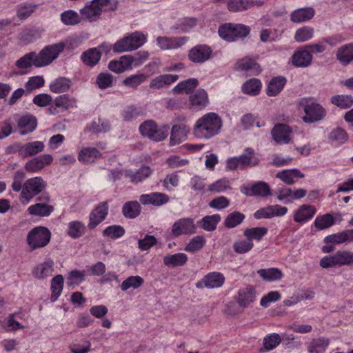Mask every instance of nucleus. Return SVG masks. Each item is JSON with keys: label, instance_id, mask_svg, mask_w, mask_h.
Returning <instances> with one entry per match:
<instances>
[{"label": "nucleus", "instance_id": "nucleus-1", "mask_svg": "<svg viewBox=\"0 0 353 353\" xmlns=\"http://www.w3.org/2000/svg\"><path fill=\"white\" fill-rule=\"evenodd\" d=\"M222 125V120L217 114L207 113L196 121L193 132L196 137L210 139L220 132Z\"/></svg>", "mask_w": 353, "mask_h": 353}, {"label": "nucleus", "instance_id": "nucleus-2", "mask_svg": "<svg viewBox=\"0 0 353 353\" xmlns=\"http://www.w3.org/2000/svg\"><path fill=\"white\" fill-rule=\"evenodd\" d=\"M66 47V43L60 41L57 43L46 46L39 53L35 60L34 66L43 67L50 65L57 59Z\"/></svg>", "mask_w": 353, "mask_h": 353}, {"label": "nucleus", "instance_id": "nucleus-3", "mask_svg": "<svg viewBox=\"0 0 353 353\" xmlns=\"http://www.w3.org/2000/svg\"><path fill=\"white\" fill-rule=\"evenodd\" d=\"M46 186L47 183L40 176L26 180L19 196L21 203L23 205H27L34 196L41 193Z\"/></svg>", "mask_w": 353, "mask_h": 353}, {"label": "nucleus", "instance_id": "nucleus-4", "mask_svg": "<svg viewBox=\"0 0 353 353\" xmlns=\"http://www.w3.org/2000/svg\"><path fill=\"white\" fill-rule=\"evenodd\" d=\"M51 239V232L46 227L37 226L27 234L26 241L30 252L46 247Z\"/></svg>", "mask_w": 353, "mask_h": 353}, {"label": "nucleus", "instance_id": "nucleus-5", "mask_svg": "<svg viewBox=\"0 0 353 353\" xmlns=\"http://www.w3.org/2000/svg\"><path fill=\"white\" fill-rule=\"evenodd\" d=\"M219 34L228 42L246 37L250 32V28L241 23H227L219 28Z\"/></svg>", "mask_w": 353, "mask_h": 353}, {"label": "nucleus", "instance_id": "nucleus-6", "mask_svg": "<svg viewBox=\"0 0 353 353\" xmlns=\"http://www.w3.org/2000/svg\"><path fill=\"white\" fill-rule=\"evenodd\" d=\"M114 7L115 4H112L111 0H92L90 4L80 10V13L83 19L95 21L103 10H114Z\"/></svg>", "mask_w": 353, "mask_h": 353}, {"label": "nucleus", "instance_id": "nucleus-7", "mask_svg": "<svg viewBox=\"0 0 353 353\" xmlns=\"http://www.w3.org/2000/svg\"><path fill=\"white\" fill-rule=\"evenodd\" d=\"M169 130V125H163L158 128L152 120L145 121L139 126L141 135L154 141L164 140L168 134Z\"/></svg>", "mask_w": 353, "mask_h": 353}, {"label": "nucleus", "instance_id": "nucleus-8", "mask_svg": "<svg viewBox=\"0 0 353 353\" xmlns=\"http://www.w3.org/2000/svg\"><path fill=\"white\" fill-rule=\"evenodd\" d=\"M300 105L303 108L305 112L303 120L305 123H314L321 121L325 116V110L320 104L311 102L308 99H302Z\"/></svg>", "mask_w": 353, "mask_h": 353}, {"label": "nucleus", "instance_id": "nucleus-9", "mask_svg": "<svg viewBox=\"0 0 353 353\" xmlns=\"http://www.w3.org/2000/svg\"><path fill=\"white\" fill-rule=\"evenodd\" d=\"M14 152L23 157H34L43 151L45 144L43 141H35L24 144L17 143L13 145Z\"/></svg>", "mask_w": 353, "mask_h": 353}, {"label": "nucleus", "instance_id": "nucleus-10", "mask_svg": "<svg viewBox=\"0 0 353 353\" xmlns=\"http://www.w3.org/2000/svg\"><path fill=\"white\" fill-rule=\"evenodd\" d=\"M196 227L192 218H182L174 223L171 233L174 236L196 233Z\"/></svg>", "mask_w": 353, "mask_h": 353}, {"label": "nucleus", "instance_id": "nucleus-11", "mask_svg": "<svg viewBox=\"0 0 353 353\" xmlns=\"http://www.w3.org/2000/svg\"><path fill=\"white\" fill-rule=\"evenodd\" d=\"M53 157L49 154H45L28 161L25 165V170L29 173H35L41 171L46 165L52 163Z\"/></svg>", "mask_w": 353, "mask_h": 353}, {"label": "nucleus", "instance_id": "nucleus-12", "mask_svg": "<svg viewBox=\"0 0 353 353\" xmlns=\"http://www.w3.org/2000/svg\"><path fill=\"white\" fill-rule=\"evenodd\" d=\"M109 206L108 202L103 201L97 205L90 212L89 217L88 228L90 229L95 228L107 216Z\"/></svg>", "mask_w": 353, "mask_h": 353}, {"label": "nucleus", "instance_id": "nucleus-13", "mask_svg": "<svg viewBox=\"0 0 353 353\" xmlns=\"http://www.w3.org/2000/svg\"><path fill=\"white\" fill-rule=\"evenodd\" d=\"M212 49L206 45H197L188 52V59L193 63H202L209 60L212 56Z\"/></svg>", "mask_w": 353, "mask_h": 353}, {"label": "nucleus", "instance_id": "nucleus-14", "mask_svg": "<svg viewBox=\"0 0 353 353\" xmlns=\"http://www.w3.org/2000/svg\"><path fill=\"white\" fill-rule=\"evenodd\" d=\"M189 40V37L183 36L179 37H158L157 42L159 47L163 50H176L181 48Z\"/></svg>", "mask_w": 353, "mask_h": 353}, {"label": "nucleus", "instance_id": "nucleus-15", "mask_svg": "<svg viewBox=\"0 0 353 353\" xmlns=\"http://www.w3.org/2000/svg\"><path fill=\"white\" fill-rule=\"evenodd\" d=\"M274 140L277 143L288 144L291 141L292 129L286 124L278 123L271 132Z\"/></svg>", "mask_w": 353, "mask_h": 353}, {"label": "nucleus", "instance_id": "nucleus-16", "mask_svg": "<svg viewBox=\"0 0 353 353\" xmlns=\"http://www.w3.org/2000/svg\"><path fill=\"white\" fill-rule=\"evenodd\" d=\"M54 263L52 259H47L36 265L32 271L33 276L39 280H43L48 276H50L54 269Z\"/></svg>", "mask_w": 353, "mask_h": 353}, {"label": "nucleus", "instance_id": "nucleus-17", "mask_svg": "<svg viewBox=\"0 0 353 353\" xmlns=\"http://www.w3.org/2000/svg\"><path fill=\"white\" fill-rule=\"evenodd\" d=\"M139 201L145 205L150 204L154 206H161L169 201V196L164 193L152 192L141 194Z\"/></svg>", "mask_w": 353, "mask_h": 353}, {"label": "nucleus", "instance_id": "nucleus-18", "mask_svg": "<svg viewBox=\"0 0 353 353\" xmlns=\"http://www.w3.org/2000/svg\"><path fill=\"white\" fill-rule=\"evenodd\" d=\"M17 126L20 130L21 135H26L32 132L37 126V120L32 114H25L21 116L17 121Z\"/></svg>", "mask_w": 353, "mask_h": 353}, {"label": "nucleus", "instance_id": "nucleus-19", "mask_svg": "<svg viewBox=\"0 0 353 353\" xmlns=\"http://www.w3.org/2000/svg\"><path fill=\"white\" fill-rule=\"evenodd\" d=\"M188 132L189 128L184 123L173 125L170 133L171 145L179 144L183 141Z\"/></svg>", "mask_w": 353, "mask_h": 353}, {"label": "nucleus", "instance_id": "nucleus-20", "mask_svg": "<svg viewBox=\"0 0 353 353\" xmlns=\"http://www.w3.org/2000/svg\"><path fill=\"white\" fill-rule=\"evenodd\" d=\"M312 61V54L305 47L297 52H296L292 57V64L296 67H307Z\"/></svg>", "mask_w": 353, "mask_h": 353}, {"label": "nucleus", "instance_id": "nucleus-21", "mask_svg": "<svg viewBox=\"0 0 353 353\" xmlns=\"http://www.w3.org/2000/svg\"><path fill=\"white\" fill-rule=\"evenodd\" d=\"M101 157V153L96 148L85 147L79 152L78 160L83 163H92Z\"/></svg>", "mask_w": 353, "mask_h": 353}, {"label": "nucleus", "instance_id": "nucleus-22", "mask_svg": "<svg viewBox=\"0 0 353 353\" xmlns=\"http://www.w3.org/2000/svg\"><path fill=\"white\" fill-rule=\"evenodd\" d=\"M255 290L251 286L240 289L238 292L237 303L239 305L245 308L247 307L254 301Z\"/></svg>", "mask_w": 353, "mask_h": 353}, {"label": "nucleus", "instance_id": "nucleus-23", "mask_svg": "<svg viewBox=\"0 0 353 353\" xmlns=\"http://www.w3.org/2000/svg\"><path fill=\"white\" fill-rule=\"evenodd\" d=\"M238 157L240 162L241 169H243L246 167L257 165L259 162V159L254 150L250 148H247L244 150V152Z\"/></svg>", "mask_w": 353, "mask_h": 353}, {"label": "nucleus", "instance_id": "nucleus-24", "mask_svg": "<svg viewBox=\"0 0 353 353\" xmlns=\"http://www.w3.org/2000/svg\"><path fill=\"white\" fill-rule=\"evenodd\" d=\"M247 196H259L265 197L271 194L269 185L263 181H258L252 185L250 188H246L244 192Z\"/></svg>", "mask_w": 353, "mask_h": 353}, {"label": "nucleus", "instance_id": "nucleus-25", "mask_svg": "<svg viewBox=\"0 0 353 353\" xmlns=\"http://www.w3.org/2000/svg\"><path fill=\"white\" fill-rule=\"evenodd\" d=\"M178 79L179 76L176 74H161L152 79L150 83L149 87L151 89H160L175 82Z\"/></svg>", "mask_w": 353, "mask_h": 353}, {"label": "nucleus", "instance_id": "nucleus-26", "mask_svg": "<svg viewBox=\"0 0 353 353\" xmlns=\"http://www.w3.org/2000/svg\"><path fill=\"white\" fill-rule=\"evenodd\" d=\"M316 208L310 205H302L296 211L294 220L297 223H304L310 219L316 213Z\"/></svg>", "mask_w": 353, "mask_h": 353}, {"label": "nucleus", "instance_id": "nucleus-27", "mask_svg": "<svg viewBox=\"0 0 353 353\" xmlns=\"http://www.w3.org/2000/svg\"><path fill=\"white\" fill-rule=\"evenodd\" d=\"M238 69L249 72L250 74L256 75L261 72V68L256 61L250 57H245L236 63Z\"/></svg>", "mask_w": 353, "mask_h": 353}, {"label": "nucleus", "instance_id": "nucleus-28", "mask_svg": "<svg viewBox=\"0 0 353 353\" xmlns=\"http://www.w3.org/2000/svg\"><path fill=\"white\" fill-rule=\"evenodd\" d=\"M152 174V170L148 166H143L137 172L125 170V176L128 177L133 183H138L148 178Z\"/></svg>", "mask_w": 353, "mask_h": 353}, {"label": "nucleus", "instance_id": "nucleus-29", "mask_svg": "<svg viewBox=\"0 0 353 353\" xmlns=\"http://www.w3.org/2000/svg\"><path fill=\"white\" fill-rule=\"evenodd\" d=\"M52 205L46 203H37L29 206L28 212L32 216H48L54 211Z\"/></svg>", "mask_w": 353, "mask_h": 353}, {"label": "nucleus", "instance_id": "nucleus-30", "mask_svg": "<svg viewBox=\"0 0 353 353\" xmlns=\"http://www.w3.org/2000/svg\"><path fill=\"white\" fill-rule=\"evenodd\" d=\"M314 15V10L312 8H299L293 11L290 19L294 23H301L311 19Z\"/></svg>", "mask_w": 353, "mask_h": 353}, {"label": "nucleus", "instance_id": "nucleus-31", "mask_svg": "<svg viewBox=\"0 0 353 353\" xmlns=\"http://www.w3.org/2000/svg\"><path fill=\"white\" fill-rule=\"evenodd\" d=\"M190 102L192 107L198 110L205 107L208 103L207 92L203 89H199L190 96Z\"/></svg>", "mask_w": 353, "mask_h": 353}, {"label": "nucleus", "instance_id": "nucleus-32", "mask_svg": "<svg viewBox=\"0 0 353 353\" xmlns=\"http://www.w3.org/2000/svg\"><path fill=\"white\" fill-rule=\"evenodd\" d=\"M336 58L344 65L353 61V43L340 47L336 52Z\"/></svg>", "mask_w": 353, "mask_h": 353}, {"label": "nucleus", "instance_id": "nucleus-33", "mask_svg": "<svg viewBox=\"0 0 353 353\" xmlns=\"http://www.w3.org/2000/svg\"><path fill=\"white\" fill-rule=\"evenodd\" d=\"M188 256L185 253H176L174 254H168L163 258L165 265L170 268L183 266L186 263Z\"/></svg>", "mask_w": 353, "mask_h": 353}, {"label": "nucleus", "instance_id": "nucleus-34", "mask_svg": "<svg viewBox=\"0 0 353 353\" xmlns=\"http://www.w3.org/2000/svg\"><path fill=\"white\" fill-rule=\"evenodd\" d=\"M199 85L197 79L191 78L179 83L172 90L176 94H189L192 92Z\"/></svg>", "mask_w": 353, "mask_h": 353}, {"label": "nucleus", "instance_id": "nucleus-35", "mask_svg": "<svg viewBox=\"0 0 353 353\" xmlns=\"http://www.w3.org/2000/svg\"><path fill=\"white\" fill-rule=\"evenodd\" d=\"M286 79L283 77H276L271 79L268 85L267 94L270 97L276 96L283 89Z\"/></svg>", "mask_w": 353, "mask_h": 353}, {"label": "nucleus", "instance_id": "nucleus-36", "mask_svg": "<svg viewBox=\"0 0 353 353\" xmlns=\"http://www.w3.org/2000/svg\"><path fill=\"white\" fill-rule=\"evenodd\" d=\"M221 221V216L218 214L207 215L198 222L199 225L204 230L212 232L216 230L218 223Z\"/></svg>", "mask_w": 353, "mask_h": 353}, {"label": "nucleus", "instance_id": "nucleus-37", "mask_svg": "<svg viewBox=\"0 0 353 353\" xmlns=\"http://www.w3.org/2000/svg\"><path fill=\"white\" fill-rule=\"evenodd\" d=\"M225 278L219 272H212L206 275L202 280L204 285L208 288H215L222 286Z\"/></svg>", "mask_w": 353, "mask_h": 353}, {"label": "nucleus", "instance_id": "nucleus-38", "mask_svg": "<svg viewBox=\"0 0 353 353\" xmlns=\"http://www.w3.org/2000/svg\"><path fill=\"white\" fill-rule=\"evenodd\" d=\"M141 208L140 203L138 201H128L123 204L122 213L126 218L134 219L140 214Z\"/></svg>", "mask_w": 353, "mask_h": 353}, {"label": "nucleus", "instance_id": "nucleus-39", "mask_svg": "<svg viewBox=\"0 0 353 353\" xmlns=\"http://www.w3.org/2000/svg\"><path fill=\"white\" fill-rule=\"evenodd\" d=\"M276 177L288 185H292L295 183L294 178H303L304 174L297 169L285 170L278 172Z\"/></svg>", "mask_w": 353, "mask_h": 353}, {"label": "nucleus", "instance_id": "nucleus-40", "mask_svg": "<svg viewBox=\"0 0 353 353\" xmlns=\"http://www.w3.org/2000/svg\"><path fill=\"white\" fill-rule=\"evenodd\" d=\"M64 279L61 274L57 275L51 280V301L54 302L61 295L63 288Z\"/></svg>", "mask_w": 353, "mask_h": 353}, {"label": "nucleus", "instance_id": "nucleus-41", "mask_svg": "<svg viewBox=\"0 0 353 353\" xmlns=\"http://www.w3.org/2000/svg\"><path fill=\"white\" fill-rule=\"evenodd\" d=\"M257 274L267 281H279L283 276L281 270L276 268L260 269L257 270Z\"/></svg>", "mask_w": 353, "mask_h": 353}, {"label": "nucleus", "instance_id": "nucleus-42", "mask_svg": "<svg viewBox=\"0 0 353 353\" xmlns=\"http://www.w3.org/2000/svg\"><path fill=\"white\" fill-rule=\"evenodd\" d=\"M101 52L98 48H90L84 52L81 55V59L88 65L93 66L100 60Z\"/></svg>", "mask_w": 353, "mask_h": 353}, {"label": "nucleus", "instance_id": "nucleus-43", "mask_svg": "<svg viewBox=\"0 0 353 353\" xmlns=\"http://www.w3.org/2000/svg\"><path fill=\"white\" fill-rule=\"evenodd\" d=\"M253 6L252 0H231L228 2V9L233 12L246 10Z\"/></svg>", "mask_w": 353, "mask_h": 353}, {"label": "nucleus", "instance_id": "nucleus-44", "mask_svg": "<svg viewBox=\"0 0 353 353\" xmlns=\"http://www.w3.org/2000/svg\"><path fill=\"white\" fill-rule=\"evenodd\" d=\"M57 108H61L63 110H68L77 105V99L70 97L68 94H62L55 98L54 101Z\"/></svg>", "mask_w": 353, "mask_h": 353}, {"label": "nucleus", "instance_id": "nucleus-45", "mask_svg": "<svg viewBox=\"0 0 353 353\" xmlns=\"http://www.w3.org/2000/svg\"><path fill=\"white\" fill-rule=\"evenodd\" d=\"M281 341V336L279 334L272 333L265 336L263 341V347L261 352L270 351L276 348Z\"/></svg>", "mask_w": 353, "mask_h": 353}, {"label": "nucleus", "instance_id": "nucleus-46", "mask_svg": "<svg viewBox=\"0 0 353 353\" xmlns=\"http://www.w3.org/2000/svg\"><path fill=\"white\" fill-rule=\"evenodd\" d=\"M261 88V81L253 78L244 83L242 86V91L245 94L256 96L259 94Z\"/></svg>", "mask_w": 353, "mask_h": 353}, {"label": "nucleus", "instance_id": "nucleus-47", "mask_svg": "<svg viewBox=\"0 0 353 353\" xmlns=\"http://www.w3.org/2000/svg\"><path fill=\"white\" fill-rule=\"evenodd\" d=\"M71 85L70 79L59 77L53 81L50 85V90L54 93H61L67 91Z\"/></svg>", "mask_w": 353, "mask_h": 353}, {"label": "nucleus", "instance_id": "nucleus-48", "mask_svg": "<svg viewBox=\"0 0 353 353\" xmlns=\"http://www.w3.org/2000/svg\"><path fill=\"white\" fill-rule=\"evenodd\" d=\"M148 78V75L144 73L134 74L124 79L123 84L128 88L136 89L139 85L144 83Z\"/></svg>", "mask_w": 353, "mask_h": 353}, {"label": "nucleus", "instance_id": "nucleus-49", "mask_svg": "<svg viewBox=\"0 0 353 353\" xmlns=\"http://www.w3.org/2000/svg\"><path fill=\"white\" fill-rule=\"evenodd\" d=\"M85 230V227L81 221H71L68 223V234L72 239H76L81 237L84 234Z\"/></svg>", "mask_w": 353, "mask_h": 353}, {"label": "nucleus", "instance_id": "nucleus-50", "mask_svg": "<svg viewBox=\"0 0 353 353\" xmlns=\"http://www.w3.org/2000/svg\"><path fill=\"white\" fill-rule=\"evenodd\" d=\"M110 129L108 120L99 118L97 121L92 122L89 127V131L94 134L105 133Z\"/></svg>", "mask_w": 353, "mask_h": 353}, {"label": "nucleus", "instance_id": "nucleus-51", "mask_svg": "<svg viewBox=\"0 0 353 353\" xmlns=\"http://www.w3.org/2000/svg\"><path fill=\"white\" fill-rule=\"evenodd\" d=\"M334 219L331 214L317 216L314 221V226L319 230L330 228L334 224Z\"/></svg>", "mask_w": 353, "mask_h": 353}, {"label": "nucleus", "instance_id": "nucleus-52", "mask_svg": "<svg viewBox=\"0 0 353 353\" xmlns=\"http://www.w3.org/2000/svg\"><path fill=\"white\" fill-rule=\"evenodd\" d=\"M245 219V215L240 212L230 213L225 219L224 225L227 228H234L240 225Z\"/></svg>", "mask_w": 353, "mask_h": 353}, {"label": "nucleus", "instance_id": "nucleus-53", "mask_svg": "<svg viewBox=\"0 0 353 353\" xmlns=\"http://www.w3.org/2000/svg\"><path fill=\"white\" fill-rule=\"evenodd\" d=\"M328 344L329 339L325 338L313 339L310 343L307 350L310 353H321L325 351Z\"/></svg>", "mask_w": 353, "mask_h": 353}, {"label": "nucleus", "instance_id": "nucleus-54", "mask_svg": "<svg viewBox=\"0 0 353 353\" xmlns=\"http://www.w3.org/2000/svg\"><path fill=\"white\" fill-rule=\"evenodd\" d=\"M267 232L266 228L256 227L245 230L243 234L249 241H252V240L260 241Z\"/></svg>", "mask_w": 353, "mask_h": 353}, {"label": "nucleus", "instance_id": "nucleus-55", "mask_svg": "<svg viewBox=\"0 0 353 353\" xmlns=\"http://www.w3.org/2000/svg\"><path fill=\"white\" fill-rule=\"evenodd\" d=\"M37 4L23 3L18 6L17 9V17L23 20L29 17L36 10Z\"/></svg>", "mask_w": 353, "mask_h": 353}, {"label": "nucleus", "instance_id": "nucleus-56", "mask_svg": "<svg viewBox=\"0 0 353 353\" xmlns=\"http://www.w3.org/2000/svg\"><path fill=\"white\" fill-rule=\"evenodd\" d=\"M334 255L337 265H350L353 264V252L350 251H338Z\"/></svg>", "mask_w": 353, "mask_h": 353}, {"label": "nucleus", "instance_id": "nucleus-57", "mask_svg": "<svg viewBox=\"0 0 353 353\" xmlns=\"http://www.w3.org/2000/svg\"><path fill=\"white\" fill-rule=\"evenodd\" d=\"M37 59V53L34 52H31L21 57L16 61L15 64L19 68L26 69L31 67L32 65H34V63H36L35 60Z\"/></svg>", "mask_w": 353, "mask_h": 353}, {"label": "nucleus", "instance_id": "nucleus-58", "mask_svg": "<svg viewBox=\"0 0 353 353\" xmlns=\"http://www.w3.org/2000/svg\"><path fill=\"white\" fill-rule=\"evenodd\" d=\"M143 279L140 276H130L124 280L121 285L122 291H126L130 288L137 289L143 284Z\"/></svg>", "mask_w": 353, "mask_h": 353}, {"label": "nucleus", "instance_id": "nucleus-59", "mask_svg": "<svg viewBox=\"0 0 353 353\" xmlns=\"http://www.w3.org/2000/svg\"><path fill=\"white\" fill-rule=\"evenodd\" d=\"M86 272L85 270H74L70 271L67 277V285H79L85 280Z\"/></svg>", "mask_w": 353, "mask_h": 353}, {"label": "nucleus", "instance_id": "nucleus-60", "mask_svg": "<svg viewBox=\"0 0 353 353\" xmlns=\"http://www.w3.org/2000/svg\"><path fill=\"white\" fill-rule=\"evenodd\" d=\"M205 243L206 241L203 236H196L190 241L184 250L187 252L194 253L201 250Z\"/></svg>", "mask_w": 353, "mask_h": 353}, {"label": "nucleus", "instance_id": "nucleus-61", "mask_svg": "<svg viewBox=\"0 0 353 353\" xmlns=\"http://www.w3.org/2000/svg\"><path fill=\"white\" fill-rule=\"evenodd\" d=\"M61 20L66 26H74L81 22L79 14L71 10L63 12L61 14Z\"/></svg>", "mask_w": 353, "mask_h": 353}, {"label": "nucleus", "instance_id": "nucleus-62", "mask_svg": "<svg viewBox=\"0 0 353 353\" xmlns=\"http://www.w3.org/2000/svg\"><path fill=\"white\" fill-rule=\"evenodd\" d=\"M314 36V29L309 26H305L298 29L294 34V39L297 42H305Z\"/></svg>", "mask_w": 353, "mask_h": 353}, {"label": "nucleus", "instance_id": "nucleus-63", "mask_svg": "<svg viewBox=\"0 0 353 353\" xmlns=\"http://www.w3.org/2000/svg\"><path fill=\"white\" fill-rule=\"evenodd\" d=\"M331 102L341 108H347L353 105L351 95H336L332 97Z\"/></svg>", "mask_w": 353, "mask_h": 353}, {"label": "nucleus", "instance_id": "nucleus-64", "mask_svg": "<svg viewBox=\"0 0 353 353\" xmlns=\"http://www.w3.org/2000/svg\"><path fill=\"white\" fill-rule=\"evenodd\" d=\"M132 46V43L127 36L119 39L113 45V51L117 53L132 51L134 50Z\"/></svg>", "mask_w": 353, "mask_h": 353}]
</instances>
